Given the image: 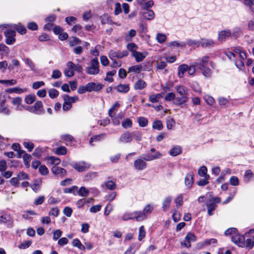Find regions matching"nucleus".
Instances as JSON below:
<instances>
[{"instance_id": "obj_1", "label": "nucleus", "mask_w": 254, "mask_h": 254, "mask_svg": "<svg viewBox=\"0 0 254 254\" xmlns=\"http://www.w3.org/2000/svg\"><path fill=\"white\" fill-rule=\"evenodd\" d=\"M177 92L181 97H177L174 103L176 105H182L187 102L188 100V91L186 88L183 86L179 85L175 87Z\"/></svg>"}, {"instance_id": "obj_2", "label": "nucleus", "mask_w": 254, "mask_h": 254, "mask_svg": "<svg viewBox=\"0 0 254 254\" xmlns=\"http://www.w3.org/2000/svg\"><path fill=\"white\" fill-rule=\"evenodd\" d=\"M99 62L98 59L95 58L90 61V65L86 68V72L90 75H94L99 73Z\"/></svg>"}, {"instance_id": "obj_3", "label": "nucleus", "mask_w": 254, "mask_h": 254, "mask_svg": "<svg viewBox=\"0 0 254 254\" xmlns=\"http://www.w3.org/2000/svg\"><path fill=\"white\" fill-rule=\"evenodd\" d=\"M70 165L78 172H83L87 171L90 166V165L84 161L75 162L70 164Z\"/></svg>"}, {"instance_id": "obj_4", "label": "nucleus", "mask_w": 254, "mask_h": 254, "mask_svg": "<svg viewBox=\"0 0 254 254\" xmlns=\"http://www.w3.org/2000/svg\"><path fill=\"white\" fill-rule=\"evenodd\" d=\"M6 37L5 43L7 45H12L15 42L16 32L12 30H7L4 32Z\"/></svg>"}, {"instance_id": "obj_5", "label": "nucleus", "mask_w": 254, "mask_h": 254, "mask_svg": "<svg viewBox=\"0 0 254 254\" xmlns=\"http://www.w3.org/2000/svg\"><path fill=\"white\" fill-rule=\"evenodd\" d=\"M195 240V236L192 233H189L186 236L184 242H181V245L186 248H190L191 247L190 242H194Z\"/></svg>"}, {"instance_id": "obj_6", "label": "nucleus", "mask_w": 254, "mask_h": 254, "mask_svg": "<svg viewBox=\"0 0 254 254\" xmlns=\"http://www.w3.org/2000/svg\"><path fill=\"white\" fill-rule=\"evenodd\" d=\"M88 92H91L92 91H100L103 87V85L101 84H96L95 82H89L86 84Z\"/></svg>"}, {"instance_id": "obj_7", "label": "nucleus", "mask_w": 254, "mask_h": 254, "mask_svg": "<svg viewBox=\"0 0 254 254\" xmlns=\"http://www.w3.org/2000/svg\"><path fill=\"white\" fill-rule=\"evenodd\" d=\"M52 172L56 175H59L63 177L67 174L66 170L64 168L54 166L52 168Z\"/></svg>"}, {"instance_id": "obj_8", "label": "nucleus", "mask_w": 254, "mask_h": 254, "mask_svg": "<svg viewBox=\"0 0 254 254\" xmlns=\"http://www.w3.org/2000/svg\"><path fill=\"white\" fill-rule=\"evenodd\" d=\"M209 59L208 56L203 57L199 63H195L196 66H197L199 69H203L204 68H206L208 65Z\"/></svg>"}, {"instance_id": "obj_9", "label": "nucleus", "mask_w": 254, "mask_h": 254, "mask_svg": "<svg viewBox=\"0 0 254 254\" xmlns=\"http://www.w3.org/2000/svg\"><path fill=\"white\" fill-rule=\"evenodd\" d=\"M231 239L234 243L237 244L239 247H243L245 245V240L244 236H232Z\"/></svg>"}, {"instance_id": "obj_10", "label": "nucleus", "mask_w": 254, "mask_h": 254, "mask_svg": "<svg viewBox=\"0 0 254 254\" xmlns=\"http://www.w3.org/2000/svg\"><path fill=\"white\" fill-rule=\"evenodd\" d=\"M32 109L33 110V113L35 114H40L42 113L44 111L42 102L40 101H37L33 107H32Z\"/></svg>"}, {"instance_id": "obj_11", "label": "nucleus", "mask_w": 254, "mask_h": 254, "mask_svg": "<svg viewBox=\"0 0 254 254\" xmlns=\"http://www.w3.org/2000/svg\"><path fill=\"white\" fill-rule=\"evenodd\" d=\"M132 140L131 134L128 132H125L123 133L120 138V141L122 142L128 143Z\"/></svg>"}, {"instance_id": "obj_12", "label": "nucleus", "mask_w": 254, "mask_h": 254, "mask_svg": "<svg viewBox=\"0 0 254 254\" xmlns=\"http://www.w3.org/2000/svg\"><path fill=\"white\" fill-rule=\"evenodd\" d=\"M134 166L138 170H142L146 167V162L141 159H138L134 161Z\"/></svg>"}, {"instance_id": "obj_13", "label": "nucleus", "mask_w": 254, "mask_h": 254, "mask_svg": "<svg viewBox=\"0 0 254 254\" xmlns=\"http://www.w3.org/2000/svg\"><path fill=\"white\" fill-rule=\"evenodd\" d=\"M231 34V31L229 30L221 31L219 33L218 40L223 42L225 40L227 37L230 36Z\"/></svg>"}, {"instance_id": "obj_14", "label": "nucleus", "mask_w": 254, "mask_h": 254, "mask_svg": "<svg viewBox=\"0 0 254 254\" xmlns=\"http://www.w3.org/2000/svg\"><path fill=\"white\" fill-rule=\"evenodd\" d=\"M147 55V53H145V55L143 53L138 52H134L132 56L134 57L135 59V60L137 62H140L142 61L145 58Z\"/></svg>"}, {"instance_id": "obj_15", "label": "nucleus", "mask_w": 254, "mask_h": 254, "mask_svg": "<svg viewBox=\"0 0 254 254\" xmlns=\"http://www.w3.org/2000/svg\"><path fill=\"white\" fill-rule=\"evenodd\" d=\"M193 176L192 173H189L186 176L185 184L186 186H188L189 188H190L193 183Z\"/></svg>"}, {"instance_id": "obj_16", "label": "nucleus", "mask_w": 254, "mask_h": 254, "mask_svg": "<svg viewBox=\"0 0 254 254\" xmlns=\"http://www.w3.org/2000/svg\"><path fill=\"white\" fill-rule=\"evenodd\" d=\"M133 215V218H135L138 221H142L146 218V215L145 213L142 212H135L132 214Z\"/></svg>"}, {"instance_id": "obj_17", "label": "nucleus", "mask_w": 254, "mask_h": 254, "mask_svg": "<svg viewBox=\"0 0 254 254\" xmlns=\"http://www.w3.org/2000/svg\"><path fill=\"white\" fill-rule=\"evenodd\" d=\"M146 83L142 79H139L136 82L134 85L135 89L141 90L146 86Z\"/></svg>"}, {"instance_id": "obj_18", "label": "nucleus", "mask_w": 254, "mask_h": 254, "mask_svg": "<svg viewBox=\"0 0 254 254\" xmlns=\"http://www.w3.org/2000/svg\"><path fill=\"white\" fill-rule=\"evenodd\" d=\"M101 21L102 24L113 23L111 17L108 14H104L100 17Z\"/></svg>"}, {"instance_id": "obj_19", "label": "nucleus", "mask_w": 254, "mask_h": 254, "mask_svg": "<svg viewBox=\"0 0 254 254\" xmlns=\"http://www.w3.org/2000/svg\"><path fill=\"white\" fill-rule=\"evenodd\" d=\"M63 98L64 101L67 102L70 104L72 103L75 102L76 101L78 100V97L77 96H75L74 97H70L68 95H64L63 96Z\"/></svg>"}, {"instance_id": "obj_20", "label": "nucleus", "mask_w": 254, "mask_h": 254, "mask_svg": "<svg viewBox=\"0 0 254 254\" xmlns=\"http://www.w3.org/2000/svg\"><path fill=\"white\" fill-rule=\"evenodd\" d=\"M117 90L119 92L127 93L129 89L128 84H120L116 87Z\"/></svg>"}, {"instance_id": "obj_21", "label": "nucleus", "mask_w": 254, "mask_h": 254, "mask_svg": "<svg viewBox=\"0 0 254 254\" xmlns=\"http://www.w3.org/2000/svg\"><path fill=\"white\" fill-rule=\"evenodd\" d=\"M188 69V65L186 64H183L180 65L178 67V76L180 78H182L183 77L184 73Z\"/></svg>"}, {"instance_id": "obj_22", "label": "nucleus", "mask_w": 254, "mask_h": 254, "mask_svg": "<svg viewBox=\"0 0 254 254\" xmlns=\"http://www.w3.org/2000/svg\"><path fill=\"white\" fill-rule=\"evenodd\" d=\"M164 93L152 95L149 97V101L152 103L158 102V100L163 97Z\"/></svg>"}, {"instance_id": "obj_23", "label": "nucleus", "mask_w": 254, "mask_h": 254, "mask_svg": "<svg viewBox=\"0 0 254 254\" xmlns=\"http://www.w3.org/2000/svg\"><path fill=\"white\" fill-rule=\"evenodd\" d=\"M143 16L146 19L152 20L154 17V13L152 10H148L143 12Z\"/></svg>"}, {"instance_id": "obj_24", "label": "nucleus", "mask_w": 254, "mask_h": 254, "mask_svg": "<svg viewBox=\"0 0 254 254\" xmlns=\"http://www.w3.org/2000/svg\"><path fill=\"white\" fill-rule=\"evenodd\" d=\"M161 156V154L159 152H156V153L152 155H146L143 158V159L146 161H151L154 159H156L157 158H160Z\"/></svg>"}, {"instance_id": "obj_25", "label": "nucleus", "mask_w": 254, "mask_h": 254, "mask_svg": "<svg viewBox=\"0 0 254 254\" xmlns=\"http://www.w3.org/2000/svg\"><path fill=\"white\" fill-rule=\"evenodd\" d=\"M69 45L70 47H73L81 43V41L76 37H72L69 40Z\"/></svg>"}, {"instance_id": "obj_26", "label": "nucleus", "mask_w": 254, "mask_h": 254, "mask_svg": "<svg viewBox=\"0 0 254 254\" xmlns=\"http://www.w3.org/2000/svg\"><path fill=\"white\" fill-rule=\"evenodd\" d=\"M78 194L83 197H86L89 193V191L88 190L86 189L84 187H82L80 188V189L77 191Z\"/></svg>"}, {"instance_id": "obj_27", "label": "nucleus", "mask_w": 254, "mask_h": 254, "mask_svg": "<svg viewBox=\"0 0 254 254\" xmlns=\"http://www.w3.org/2000/svg\"><path fill=\"white\" fill-rule=\"evenodd\" d=\"M182 150L181 147L180 146H176L170 151V154L173 156H176L180 154Z\"/></svg>"}, {"instance_id": "obj_28", "label": "nucleus", "mask_w": 254, "mask_h": 254, "mask_svg": "<svg viewBox=\"0 0 254 254\" xmlns=\"http://www.w3.org/2000/svg\"><path fill=\"white\" fill-rule=\"evenodd\" d=\"M105 136V134L104 133H101L98 135H95L94 136H92L89 140V143L91 145H93L92 142L94 141H98L100 140L102 137Z\"/></svg>"}, {"instance_id": "obj_29", "label": "nucleus", "mask_w": 254, "mask_h": 254, "mask_svg": "<svg viewBox=\"0 0 254 254\" xmlns=\"http://www.w3.org/2000/svg\"><path fill=\"white\" fill-rule=\"evenodd\" d=\"M217 242V240L215 239H210L209 240H206L203 243H200L198 244V247H199V248H202V247H204L206 245H209L211 243L214 244Z\"/></svg>"}, {"instance_id": "obj_30", "label": "nucleus", "mask_w": 254, "mask_h": 254, "mask_svg": "<svg viewBox=\"0 0 254 254\" xmlns=\"http://www.w3.org/2000/svg\"><path fill=\"white\" fill-rule=\"evenodd\" d=\"M200 44L203 48H206L213 46L214 42L212 40H202Z\"/></svg>"}, {"instance_id": "obj_31", "label": "nucleus", "mask_w": 254, "mask_h": 254, "mask_svg": "<svg viewBox=\"0 0 254 254\" xmlns=\"http://www.w3.org/2000/svg\"><path fill=\"white\" fill-rule=\"evenodd\" d=\"M72 245L74 247H76L78 249H79L80 250H85L84 246L81 243L80 241L78 239H75L73 240L72 242Z\"/></svg>"}, {"instance_id": "obj_32", "label": "nucleus", "mask_w": 254, "mask_h": 254, "mask_svg": "<svg viewBox=\"0 0 254 254\" xmlns=\"http://www.w3.org/2000/svg\"><path fill=\"white\" fill-rule=\"evenodd\" d=\"M142 69V66L141 65L132 66L128 68V72H135L139 73Z\"/></svg>"}, {"instance_id": "obj_33", "label": "nucleus", "mask_w": 254, "mask_h": 254, "mask_svg": "<svg viewBox=\"0 0 254 254\" xmlns=\"http://www.w3.org/2000/svg\"><path fill=\"white\" fill-rule=\"evenodd\" d=\"M36 96L35 95H29L26 96L25 101L28 104H31L36 101Z\"/></svg>"}, {"instance_id": "obj_34", "label": "nucleus", "mask_w": 254, "mask_h": 254, "mask_svg": "<svg viewBox=\"0 0 254 254\" xmlns=\"http://www.w3.org/2000/svg\"><path fill=\"white\" fill-rule=\"evenodd\" d=\"M152 127L160 130L163 128V126L161 121L156 120L153 123Z\"/></svg>"}, {"instance_id": "obj_35", "label": "nucleus", "mask_w": 254, "mask_h": 254, "mask_svg": "<svg viewBox=\"0 0 254 254\" xmlns=\"http://www.w3.org/2000/svg\"><path fill=\"white\" fill-rule=\"evenodd\" d=\"M145 234L144 227L141 226L139 229L138 240L141 241L145 237Z\"/></svg>"}, {"instance_id": "obj_36", "label": "nucleus", "mask_w": 254, "mask_h": 254, "mask_svg": "<svg viewBox=\"0 0 254 254\" xmlns=\"http://www.w3.org/2000/svg\"><path fill=\"white\" fill-rule=\"evenodd\" d=\"M176 95H175V93H174L173 92H171V93H169L167 94L165 97V99L166 101H171L173 100H175L174 103L175 102H176Z\"/></svg>"}, {"instance_id": "obj_37", "label": "nucleus", "mask_w": 254, "mask_h": 254, "mask_svg": "<svg viewBox=\"0 0 254 254\" xmlns=\"http://www.w3.org/2000/svg\"><path fill=\"white\" fill-rule=\"evenodd\" d=\"M127 48L128 50L130 51L132 53V55L134 52L136 51L135 50V49H137L138 47L134 43H130L127 45Z\"/></svg>"}, {"instance_id": "obj_38", "label": "nucleus", "mask_w": 254, "mask_h": 254, "mask_svg": "<svg viewBox=\"0 0 254 254\" xmlns=\"http://www.w3.org/2000/svg\"><path fill=\"white\" fill-rule=\"evenodd\" d=\"M138 122L140 126L142 127H146L148 124V120L144 117H140L138 119Z\"/></svg>"}, {"instance_id": "obj_39", "label": "nucleus", "mask_w": 254, "mask_h": 254, "mask_svg": "<svg viewBox=\"0 0 254 254\" xmlns=\"http://www.w3.org/2000/svg\"><path fill=\"white\" fill-rule=\"evenodd\" d=\"M106 187L111 190H113L116 188V185L112 181H109L105 183Z\"/></svg>"}, {"instance_id": "obj_40", "label": "nucleus", "mask_w": 254, "mask_h": 254, "mask_svg": "<svg viewBox=\"0 0 254 254\" xmlns=\"http://www.w3.org/2000/svg\"><path fill=\"white\" fill-rule=\"evenodd\" d=\"M49 94L51 98H55L59 95V92L57 90L52 88L49 90Z\"/></svg>"}, {"instance_id": "obj_41", "label": "nucleus", "mask_w": 254, "mask_h": 254, "mask_svg": "<svg viewBox=\"0 0 254 254\" xmlns=\"http://www.w3.org/2000/svg\"><path fill=\"white\" fill-rule=\"evenodd\" d=\"M15 28L17 31L21 34H24L26 32V29L24 26L21 25H16Z\"/></svg>"}, {"instance_id": "obj_42", "label": "nucleus", "mask_w": 254, "mask_h": 254, "mask_svg": "<svg viewBox=\"0 0 254 254\" xmlns=\"http://www.w3.org/2000/svg\"><path fill=\"white\" fill-rule=\"evenodd\" d=\"M56 153L58 155H64L66 153V148L64 146L58 147Z\"/></svg>"}, {"instance_id": "obj_43", "label": "nucleus", "mask_w": 254, "mask_h": 254, "mask_svg": "<svg viewBox=\"0 0 254 254\" xmlns=\"http://www.w3.org/2000/svg\"><path fill=\"white\" fill-rule=\"evenodd\" d=\"M24 146L28 149L29 152H31L34 147V144L32 142H23Z\"/></svg>"}, {"instance_id": "obj_44", "label": "nucleus", "mask_w": 254, "mask_h": 254, "mask_svg": "<svg viewBox=\"0 0 254 254\" xmlns=\"http://www.w3.org/2000/svg\"><path fill=\"white\" fill-rule=\"evenodd\" d=\"M39 171L42 175H47L49 173L48 168L45 165L41 166L39 167Z\"/></svg>"}, {"instance_id": "obj_45", "label": "nucleus", "mask_w": 254, "mask_h": 254, "mask_svg": "<svg viewBox=\"0 0 254 254\" xmlns=\"http://www.w3.org/2000/svg\"><path fill=\"white\" fill-rule=\"evenodd\" d=\"M41 182L38 180H34V184L32 186V190L36 192L40 188V185Z\"/></svg>"}, {"instance_id": "obj_46", "label": "nucleus", "mask_w": 254, "mask_h": 254, "mask_svg": "<svg viewBox=\"0 0 254 254\" xmlns=\"http://www.w3.org/2000/svg\"><path fill=\"white\" fill-rule=\"evenodd\" d=\"M122 126L125 128L131 127L132 126L131 121L129 119H127L122 122Z\"/></svg>"}, {"instance_id": "obj_47", "label": "nucleus", "mask_w": 254, "mask_h": 254, "mask_svg": "<svg viewBox=\"0 0 254 254\" xmlns=\"http://www.w3.org/2000/svg\"><path fill=\"white\" fill-rule=\"evenodd\" d=\"M156 39L159 43H163L166 41V37L164 34L159 33L157 35Z\"/></svg>"}, {"instance_id": "obj_48", "label": "nucleus", "mask_w": 254, "mask_h": 254, "mask_svg": "<svg viewBox=\"0 0 254 254\" xmlns=\"http://www.w3.org/2000/svg\"><path fill=\"white\" fill-rule=\"evenodd\" d=\"M0 83L2 84H6L9 85H13L16 83V81L14 79L11 80H0Z\"/></svg>"}, {"instance_id": "obj_49", "label": "nucleus", "mask_w": 254, "mask_h": 254, "mask_svg": "<svg viewBox=\"0 0 254 254\" xmlns=\"http://www.w3.org/2000/svg\"><path fill=\"white\" fill-rule=\"evenodd\" d=\"M171 201V197H167L164 200L163 203V208L164 210H165L166 208H168L170 205V203Z\"/></svg>"}, {"instance_id": "obj_50", "label": "nucleus", "mask_w": 254, "mask_h": 254, "mask_svg": "<svg viewBox=\"0 0 254 254\" xmlns=\"http://www.w3.org/2000/svg\"><path fill=\"white\" fill-rule=\"evenodd\" d=\"M78 188L77 186H74L71 188H65L64 189V193H74L75 190H77Z\"/></svg>"}, {"instance_id": "obj_51", "label": "nucleus", "mask_w": 254, "mask_h": 254, "mask_svg": "<svg viewBox=\"0 0 254 254\" xmlns=\"http://www.w3.org/2000/svg\"><path fill=\"white\" fill-rule=\"evenodd\" d=\"M128 55V52L127 51H124L122 52H117V58L119 59H121L124 57L127 56Z\"/></svg>"}, {"instance_id": "obj_52", "label": "nucleus", "mask_w": 254, "mask_h": 254, "mask_svg": "<svg viewBox=\"0 0 254 254\" xmlns=\"http://www.w3.org/2000/svg\"><path fill=\"white\" fill-rule=\"evenodd\" d=\"M254 245V241L251 239H248L246 240L245 243L246 247L249 249H251Z\"/></svg>"}, {"instance_id": "obj_53", "label": "nucleus", "mask_w": 254, "mask_h": 254, "mask_svg": "<svg viewBox=\"0 0 254 254\" xmlns=\"http://www.w3.org/2000/svg\"><path fill=\"white\" fill-rule=\"evenodd\" d=\"M27 28L31 30H36L38 29V25L35 22H31L27 24Z\"/></svg>"}, {"instance_id": "obj_54", "label": "nucleus", "mask_w": 254, "mask_h": 254, "mask_svg": "<svg viewBox=\"0 0 254 254\" xmlns=\"http://www.w3.org/2000/svg\"><path fill=\"white\" fill-rule=\"evenodd\" d=\"M17 176L19 180L29 179V176L28 175L23 172H20L19 174L17 175Z\"/></svg>"}, {"instance_id": "obj_55", "label": "nucleus", "mask_w": 254, "mask_h": 254, "mask_svg": "<svg viewBox=\"0 0 254 254\" xmlns=\"http://www.w3.org/2000/svg\"><path fill=\"white\" fill-rule=\"evenodd\" d=\"M207 168L205 166H202L198 171V174L200 176L203 177L207 173Z\"/></svg>"}, {"instance_id": "obj_56", "label": "nucleus", "mask_w": 254, "mask_h": 254, "mask_svg": "<svg viewBox=\"0 0 254 254\" xmlns=\"http://www.w3.org/2000/svg\"><path fill=\"white\" fill-rule=\"evenodd\" d=\"M72 209L69 207H65L64 209V213L67 217H70L72 214Z\"/></svg>"}, {"instance_id": "obj_57", "label": "nucleus", "mask_w": 254, "mask_h": 254, "mask_svg": "<svg viewBox=\"0 0 254 254\" xmlns=\"http://www.w3.org/2000/svg\"><path fill=\"white\" fill-rule=\"evenodd\" d=\"M62 73L59 70H54L52 75V78L57 79L61 76Z\"/></svg>"}, {"instance_id": "obj_58", "label": "nucleus", "mask_w": 254, "mask_h": 254, "mask_svg": "<svg viewBox=\"0 0 254 254\" xmlns=\"http://www.w3.org/2000/svg\"><path fill=\"white\" fill-rule=\"evenodd\" d=\"M49 160L51 161L52 164H55L56 166L60 163V159L58 158L51 156L49 157Z\"/></svg>"}, {"instance_id": "obj_59", "label": "nucleus", "mask_w": 254, "mask_h": 254, "mask_svg": "<svg viewBox=\"0 0 254 254\" xmlns=\"http://www.w3.org/2000/svg\"><path fill=\"white\" fill-rule=\"evenodd\" d=\"M45 83L43 81H37L33 83L32 87L33 89H37L40 87L44 85Z\"/></svg>"}, {"instance_id": "obj_60", "label": "nucleus", "mask_w": 254, "mask_h": 254, "mask_svg": "<svg viewBox=\"0 0 254 254\" xmlns=\"http://www.w3.org/2000/svg\"><path fill=\"white\" fill-rule=\"evenodd\" d=\"M230 183L233 186H238L239 185V180L237 177L233 176L230 179Z\"/></svg>"}, {"instance_id": "obj_61", "label": "nucleus", "mask_w": 254, "mask_h": 254, "mask_svg": "<svg viewBox=\"0 0 254 254\" xmlns=\"http://www.w3.org/2000/svg\"><path fill=\"white\" fill-rule=\"evenodd\" d=\"M31 243L32 242L30 241H25L24 243L20 244L19 245L18 248L19 249H25L26 248L29 247L31 245Z\"/></svg>"}, {"instance_id": "obj_62", "label": "nucleus", "mask_w": 254, "mask_h": 254, "mask_svg": "<svg viewBox=\"0 0 254 254\" xmlns=\"http://www.w3.org/2000/svg\"><path fill=\"white\" fill-rule=\"evenodd\" d=\"M200 70L202 71L203 74L206 77H209L211 74V70L208 67Z\"/></svg>"}, {"instance_id": "obj_63", "label": "nucleus", "mask_w": 254, "mask_h": 254, "mask_svg": "<svg viewBox=\"0 0 254 254\" xmlns=\"http://www.w3.org/2000/svg\"><path fill=\"white\" fill-rule=\"evenodd\" d=\"M62 232L60 230H57L54 232L53 239L57 240L60 237H61Z\"/></svg>"}, {"instance_id": "obj_64", "label": "nucleus", "mask_w": 254, "mask_h": 254, "mask_svg": "<svg viewBox=\"0 0 254 254\" xmlns=\"http://www.w3.org/2000/svg\"><path fill=\"white\" fill-rule=\"evenodd\" d=\"M132 136L134 137L136 140L140 141L142 138V134L138 131H134L132 133Z\"/></svg>"}]
</instances>
